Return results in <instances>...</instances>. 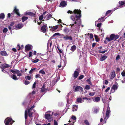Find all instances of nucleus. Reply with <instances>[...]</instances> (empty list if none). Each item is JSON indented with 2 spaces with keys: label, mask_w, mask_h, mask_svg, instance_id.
I'll list each match as a JSON object with an SVG mask.
<instances>
[{
  "label": "nucleus",
  "mask_w": 125,
  "mask_h": 125,
  "mask_svg": "<svg viewBox=\"0 0 125 125\" xmlns=\"http://www.w3.org/2000/svg\"><path fill=\"white\" fill-rule=\"evenodd\" d=\"M68 13L73 14L71 16L70 18L73 21H74V23L70 24L71 28L75 24H76L78 22H80L81 20V11L80 10L75 9L73 11L69 10L67 12Z\"/></svg>",
  "instance_id": "obj_1"
},
{
  "label": "nucleus",
  "mask_w": 125,
  "mask_h": 125,
  "mask_svg": "<svg viewBox=\"0 0 125 125\" xmlns=\"http://www.w3.org/2000/svg\"><path fill=\"white\" fill-rule=\"evenodd\" d=\"M119 36L118 35H115L114 34H111L110 36V38L106 37L105 39L107 40L108 42L110 41H111L114 40L115 41L118 38Z\"/></svg>",
  "instance_id": "obj_2"
},
{
  "label": "nucleus",
  "mask_w": 125,
  "mask_h": 125,
  "mask_svg": "<svg viewBox=\"0 0 125 125\" xmlns=\"http://www.w3.org/2000/svg\"><path fill=\"white\" fill-rule=\"evenodd\" d=\"M12 120V118L8 117L5 119L4 123L5 125H11L12 123L11 122Z\"/></svg>",
  "instance_id": "obj_3"
},
{
  "label": "nucleus",
  "mask_w": 125,
  "mask_h": 125,
  "mask_svg": "<svg viewBox=\"0 0 125 125\" xmlns=\"http://www.w3.org/2000/svg\"><path fill=\"white\" fill-rule=\"evenodd\" d=\"M10 72L13 74H17V75L18 76H20L22 75L21 73H19L20 72L18 70H10Z\"/></svg>",
  "instance_id": "obj_4"
},
{
  "label": "nucleus",
  "mask_w": 125,
  "mask_h": 125,
  "mask_svg": "<svg viewBox=\"0 0 125 125\" xmlns=\"http://www.w3.org/2000/svg\"><path fill=\"white\" fill-rule=\"evenodd\" d=\"M46 119H47L48 122H51V120H52V118L51 117V115L50 114H45L44 115Z\"/></svg>",
  "instance_id": "obj_5"
},
{
  "label": "nucleus",
  "mask_w": 125,
  "mask_h": 125,
  "mask_svg": "<svg viewBox=\"0 0 125 125\" xmlns=\"http://www.w3.org/2000/svg\"><path fill=\"white\" fill-rule=\"evenodd\" d=\"M80 71V69L78 68L76 69L73 75L75 78H76L79 75Z\"/></svg>",
  "instance_id": "obj_6"
},
{
  "label": "nucleus",
  "mask_w": 125,
  "mask_h": 125,
  "mask_svg": "<svg viewBox=\"0 0 125 125\" xmlns=\"http://www.w3.org/2000/svg\"><path fill=\"white\" fill-rule=\"evenodd\" d=\"M80 91L82 92L83 91V89L81 86H76L75 88L74 92H77Z\"/></svg>",
  "instance_id": "obj_7"
},
{
  "label": "nucleus",
  "mask_w": 125,
  "mask_h": 125,
  "mask_svg": "<svg viewBox=\"0 0 125 125\" xmlns=\"http://www.w3.org/2000/svg\"><path fill=\"white\" fill-rule=\"evenodd\" d=\"M13 12L14 13H15L18 16H19L20 15L19 11V10L18 9H17L16 6L14 7Z\"/></svg>",
  "instance_id": "obj_8"
},
{
  "label": "nucleus",
  "mask_w": 125,
  "mask_h": 125,
  "mask_svg": "<svg viewBox=\"0 0 125 125\" xmlns=\"http://www.w3.org/2000/svg\"><path fill=\"white\" fill-rule=\"evenodd\" d=\"M119 6L118 7H117L114 9V10L118 9L119 7L121 6L125 5V0L124 1H120L119 2Z\"/></svg>",
  "instance_id": "obj_9"
},
{
  "label": "nucleus",
  "mask_w": 125,
  "mask_h": 125,
  "mask_svg": "<svg viewBox=\"0 0 125 125\" xmlns=\"http://www.w3.org/2000/svg\"><path fill=\"white\" fill-rule=\"evenodd\" d=\"M110 112L111 111L110 110V107L109 106H108L106 114V116L107 118L109 117V115Z\"/></svg>",
  "instance_id": "obj_10"
},
{
  "label": "nucleus",
  "mask_w": 125,
  "mask_h": 125,
  "mask_svg": "<svg viewBox=\"0 0 125 125\" xmlns=\"http://www.w3.org/2000/svg\"><path fill=\"white\" fill-rule=\"evenodd\" d=\"M31 45L30 44L26 45L25 47V52L30 50L31 49Z\"/></svg>",
  "instance_id": "obj_11"
},
{
  "label": "nucleus",
  "mask_w": 125,
  "mask_h": 125,
  "mask_svg": "<svg viewBox=\"0 0 125 125\" xmlns=\"http://www.w3.org/2000/svg\"><path fill=\"white\" fill-rule=\"evenodd\" d=\"M47 25L45 24V25H44L41 27V29L42 31V32L43 33H45L46 32V28L47 27Z\"/></svg>",
  "instance_id": "obj_12"
},
{
  "label": "nucleus",
  "mask_w": 125,
  "mask_h": 125,
  "mask_svg": "<svg viewBox=\"0 0 125 125\" xmlns=\"http://www.w3.org/2000/svg\"><path fill=\"white\" fill-rule=\"evenodd\" d=\"M58 25L55 26H49V28H51L50 29L51 30H52V31H54L55 30L58 28Z\"/></svg>",
  "instance_id": "obj_13"
},
{
  "label": "nucleus",
  "mask_w": 125,
  "mask_h": 125,
  "mask_svg": "<svg viewBox=\"0 0 125 125\" xmlns=\"http://www.w3.org/2000/svg\"><path fill=\"white\" fill-rule=\"evenodd\" d=\"M63 38L66 40H69L70 41L73 40V38L71 36H68L67 35L64 37Z\"/></svg>",
  "instance_id": "obj_14"
},
{
  "label": "nucleus",
  "mask_w": 125,
  "mask_h": 125,
  "mask_svg": "<svg viewBox=\"0 0 125 125\" xmlns=\"http://www.w3.org/2000/svg\"><path fill=\"white\" fill-rule=\"evenodd\" d=\"M26 14L31 16L35 17L36 14L31 12H27Z\"/></svg>",
  "instance_id": "obj_15"
},
{
  "label": "nucleus",
  "mask_w": 125,
  "mask_h": 125,
  "mask_svg": "<svg viewBox=\"0 0 125 125\" xmlns=\"http://www.w3.org/2000/svg\"><path fill=\"white\" fill-rule=\"evenodd\" d=\"M23 26V24L22 23H18L16 25V27L18 29H20L22 28Z\"/></svg>",
  "instance_id": "obj_16"
},
{
  "label": "nucleus",
  "mask_w": 125,
  "mask_h": 125,
  "mask_svg": "<svg viewBox=\"0 0 125 125\" xmlns=\"http://www.w3.org/2000/svg\"><path fill=\"white\" fill-rule=\"evenodd\" d=\"M115 76V71H114L111 73V76L110 77V79H113Z\"/></svg>",
  "instance_id": "obj_17"
},
{
  "label": "nucleus",
  "mask_w": 125,
  "mask_h": 125,
  "mask_svg": "<svg viewBox=\"0 0 125 125\" xmlns=\"http://www.w3.org/2000/svg\"><path fill=\"white\" fill-rule=\"evenodd\" d=\"M112 11V10H108L107 11L105 14V16H109L111 14V12Z\"/></svg>",
  "instance_id": "obj_18"
},
{
  "label": "nucleus",
  "mask_w": 125,
  "mask_h": 125,
  "mask_svg": "<svg viewBox=\"0 0 125 125\" xmlns=\"http://www.w3.org/2000/svg\"><path fill=\"white\" fill-rule=\"evenodd\" d=\"M10 65L8 64H4L2 66V68L3 69H5L7 68H9L10 67Z\"/></svg>",
  "instance_id": "obj_19"
},
{
  "label": "nucleus",
  "mask_w": 125,
  "mask_h": 125,
  "mask_svg": "<svg viewBox=\"0 0 125 125\" xmlns=\"http://www.w3.org/2000/svg\"><path fill=\"white\" fill-rule=\"evenodd\" d=\"M28 18V17H26L24 16H23L21 18L22 22H24L25 21L27 20Z\"/></svg>",
  "instance_id": "obj_20"
},
{
  "label": "nucleus",
  "mask_w": 125,
  "mask_h": 125,
  "mask_svg": "<svg viewBox=\"0 0 125 125\" xmlns=\"http://www.w3.org/2000/svg\"><path fill=\"white\" fill-rule=\"evenodd\" d=\"M105 16H103L102 17L98 19V21L99 22H103L104 21L105 19H104Z\"/></svg>",
  "instance_id": "obj_21"
},
{
  "label": "nucleus",
  "mask_w": 125,
  "mask_h": 125,
  "mask_svg": "<svg viewBox=\"0 0 125 125\" xmlns=\"http://www.w3.org/2000/svg\"><path fill=\"white\" fill-rule=\"evenodd\" d=\"M0 54L2 56H6L7 55V52L5 51H1L0 52Z\"/></svg>",
  "instance_id": "obj_22"
},
{
  "label": "nucleus",
  "mask_w": 125,
  "mask_h": 125,
  "mask_svg": "<svg viewBox=\"0 0 125 125\" xmlns=\"http://www.w3.org/2000/svg\"><path fill=\"white\" fill-rule=\"evenodd\" d=\"M76 49V46L75 45H73L71 47L70 50L71 51L73 52Z\"/></svg>",
  "instance_id": "obj_23"
},
{
  "label": "nucleus",
  "mask_w": 125,
  "mask_h": 125,
  "mask_svg": "<svg viewBox=\"0 0 125 125\" xmlns=\"http://www.w3.org/2000/svg\"><path fill=\"white\" fill-rule=\"evenodd\" d=\"M11 77L13 80H16L18 79V78L15 74L12 75V76H11Z\"/></svg>",
  "instance_id": "obj_24"
},
{
  "label": "nucleus",
  "mask_w": 125,
  "mask_h": 125,
  "mask_svg": "<svg viewBox=\"0 0 125 125\" xmlns=\"http://www.w3.org/2000/svg\"><path fill=\"white\" fill-rule=\"evenodd\" d=\"M78 106L76 105H73V111H76L78 109Z\"/></svg>",
  "instance_id": "obj_25"
},
{
  "label": "nucleus",
  "mask_w": 125,
  "mask_h": 125,
  "mask_svg": "<svg viewBox=\"0 0 125 125\" xmlns=\"http://www.w3.org/2000/svg\"><path fill=\"white\" fill-rule=\"evenodd\" d=\"M107 58V57L106 55L103 56L100 59V61H103L106 59Z\"/></svg>",
  "instance_id": "obj_26"
},
{
  "label": "nucleus",
  "mask_w": 125,
  "mask_h": 125,
  "mask_svg": "<svg viewBox=\"0 0 125 125\" xmlns=\"http://www.w3.org/2000/svg\"><path fill=\"white\" fill-rule=\"evenodd\" d=\"M66 2L65 1H62L60 3V5L62 7H64L66 5Z\"/></svg>",
  "instance_id": "obj_27"
},
{
  "label": "nucleus",
  "mask_w": 125,
  "mask_h": 125,
  "mask_svg": "<svg viewBox=\"0 0 125 125\" xmlns=\"http://www.w3.org/2000/svg\"><path fill=\"white\" fill-rule=\"evenodd\" d=\"M91 78L88 79L86 80V82L88 83V84L91 86L92 85V84L91 81Z\"/></svg>",
  "instance_id": "obj_28"
},
{
  "label": "nucleus",
  "mask_w": 125,
  "mask_h": 125,
  "mask_svg": "<svg viewBox=\"0 0 125 125\" xmlns=\"http://www.w3.org/2000/svg\"><path fill=\"white\" fill-rule=\"evenodd\" d=\"M117 88H118L117 86L116 85H115V84H114L113 85V86L112 87V89L114 90H116L117 89Z\"/></svg>",
  "instance_id": "obj_29"
},
{
  "label": "nucleus",
  "mask_w": 125,
  "mask_h": 125,
  "mask_svg": "<svg viewBox=\"0 0 125 125\" xmlns=\"http://www.w3.org/2000/svg\"><path fill=\"white\" fill-rule=\"evenodd\" d=\"M5 17V15L4 13H1L0 14V19H3Z\"/></svg>",
  "instance_id": "obj_30"
},
{
  "label": "nucleus",
  "mask_w": 125,
  "mask_h": 125,
  "mask_svg": "<svg viewBox=\"0 0 125 125\" xmlns=\"http://www.w3.org/2000/svg\"><path fill=\"white\" fill-rule=\"evenodd\" d=\"M52 16L50 14H48L47 15V19L48 20L49 19L51 18L52 17Z\"/></svg>",
  "instance_id": "obj_31"
},
{
  "label": "nucleus",
  "mask_w": 125,
  "mask_h": 125,
  "mask_svg": "<svg viewBox=\"0 0 125 125\" xmlns=\"http://www.w3.org/2000/svg\"><path fill=\"white\" fill-rule=\"evenodd\" d=\"M28 115L29 117H31L32 116V114H33V112H31V111H29V112H28Z\"/></svg>",
  "instance_id": "obj_32"
},
{
  "label": "nucleus",
  "mask_w": 125,
  "mask_h": 125,
  "mask_svg": "<svg viewBox=\"0 0 125 125\" xmlns=\"http://www.w3.org/2000/svg\"><path fill=\"white\" fill-rule=\"evenodd\" d=\"M27 113V111L26 110L25 113V118L26 120L27 119L28 117Z\"/></svg>",
  "instance_id": "obj_33"
},
{
  "label": "nucleus",
  "mask_w": 125,
  "mask_h": 125,
  "mask_svg": "<svg viewBox=\"0 0 125 125\" xmlns=\"http://www.w3.org/2000/svg\"><path fill=\"white\" fill-rule=\"evenodd\" d=\"M63 31L65 32H68L69 31V29L67 27H66L64 29Z\"/></svg>",
  "instance_id": "obj_34"
},
{
  "label": "nucleus",
  "mask_w": 125,
  "mask_h": 125,
  "mask_svg": "<svg viewBox=\"0 0 125 125\" xmlns=\"http://www.w3.org/2000/svg\"><path fill=\"white\" fill-rule=\"evenodd\" d=\"M100 98L99 97H96L95 98V101L96 102H98L100 100Z\"/></svg>",
  "instance_id": "obj_35"
},
{
  "label": "nucleus",
  "mask_w": 125,
  "mask_h": 125,
  "mask_svg": "<svg viewBox=\"0 0 125 125\" xmlns=\"http://www.w3.org/2000/svg\"><path fill=\"white\" fill-rule=\"evenodd\" d=\"M60 34L59 33H54L51 38L50 39L54 37L56 35H60Z\"/></svg>",
  "instance_id": "obj_36"
},
{
  "label": "nucleus",
  "mask_w": 125,
  "mask_h": 125,
  "mask_svg": "<svg viewBox=\"0 0 125 125\" xmlns=\"http://www.w3.org/2000/svg\"><path fill=\"white\" fill-rule=\"evenodd\" d=\"M39 73H41L42 74H45V72L42 69L40 71H39Z\"/></svg>",
  "instance_id": "obj_37"
},
{
  "label": "nucleus",
  "mask_w": 125,
  "mask_h": 125,
  "mask_svg": "<svg viewBox=\"0 0 125 125\" xmlns=\"http://www.w3.org/2000/svg\"><path fill=\"white\" fill-rule=\"evenodd\" d=\"M25 78L26 80H30L31 79V76L28 75L25 76Z\"/></svg>",
  "instance_id": "obj_38"
},
{
  "label": "nucleus",
  "mask_w": 125,
  "mask_h": 125,
  "mask_svg": "<svg viewBox=\"0 0 125 125\" xmlns=\"http://www.w3.org/2000/svg\"><path fill=\"white\" fill-rule=\"evenodd\" d=\"M82 99L81 98H78L77 99V101L78 103H81L82 102Z\"/></svg>",
  "instance_id": "obj_39"
},
{
  "label": "nucleus",
  "mask_w": 125,
  "mask_h": 125,
  "mask_svg": "<svg viewBox=\"0 0 125 125\" xmlns=\"http://www.w3.org/2000/svg\"><path fill=\"white\" fill-rule=\"evenodd\" d=\"M36 69L35 68L31 69V70L29 71V73L30 74H31Z\"/></svg>",
  "instance_id": "obj_40"
},
{
  "label": "nucleus",
  "mask_w": 125,
  "mask_h": 125,
  "mask_svg": "<svg viewBox=\"0 0 125 125\" xmlns=\"http://www.w3.org/2000/svg\"><path fill=\"white\" fill-rule=\"evenodd\" d=\"M84 122L86 125H90V124L88 121L87 120H85L84 121Z\"/></svg>",
  "instance_id": "obj_41"
},
{
  "label": "nucleus",
  "mask_w": 125,
  "mask_h": 125,
  "mask_svg": "<svg viewBox=\"0 0 125 125\" xmlns=\"http://www.w3.org/2000/svg\"><path fill=\"white\" fill-rule=\"evenodd\" d=\"M90 87L88 85H86L85 86V89L86 90H89L90 89Z\"/></svg>",
  "instance_id": "obj_42"
},
{
  "label": "nucleus",
  "mask_w": 125,
  "mask_h": 125,
  "mask_svg": "<svg viewBox=\"0 0 125 125\" xmlns=\"http://www.w3.org/2000/svg\"><path fill=\"white\" fill-rule=\"evenodd\" d=\"M94 37L96 42H98L99 41V39H98V37L97 35H94Z\"/></svg>",
  "instance_id": "obj_43"
},
{
  "label": "nucleus",
  "mask_w": 125,
  "mask_h": 125,
  "mask_svg": "<svg viewBox=\"0 0 125 125\" xmlns=\"http://www.w3.org/2000/svg\"><path fill=\"white\" fill-rule=\"evenodd\" d=\"M35 107V106L34 105H33L31 106V107L30 108L28 109V112H29V111H31V110L32 109L34 108Z\"/></svg>",
  "instance_id": "obj_44"
},
{
  "label": "nucleus",
  "mask_w": 125,
  "mask_h": 125,
  "mask_svg": "<svg viewBox=\"0 0 125 125\" xmlns=\"http://www.w3.org/2000/svg\"><path fill=\"white\" fill-rule=\"evenodd\" d=\"M8 31V29L6 28H4L3 30V33H6Z\"/></svg>",
  "instance_id": "obj_45"
},
{
  "label": "nucleus",
  "mask_w": 125,
  "mask_h": 125,
  "mask_svg": "<svg viewBox=\"0 0 125 125\" xmlns=\"http://www.w3.org/2000/svg\"><path fill=\"white\" fill-rule=\"evenodd\" d=\"M30 83V82L27 80L25 81L24 82V84L26 85H27Z\"/></svg>",
  "instance_id": "obj_46"
},
{
  "label": "nucleus",
  "mask_w": 125,
  "mask_h": 125,
  "mask_svg": "<svg viewBox=\"0 0 125 125\" xmlns=\"http://www.w3.org/2000/svg\"><path fill=\"white\" fill-rule=\"evenodd\" d=\"M43 18V15H41V16H39V19L41 21L42 20Z\"/></svg>",
  "instance_id": "obj_47"
},
{
  "label": "nucleus",
  "mask_w": 125,
  "mask_h": 125,
  "mask_svg": "<svg viewBox=\"0 0 125 125\" xmlns=\"http://www.w3.org/2000/svg\"><path fill=\"white\" fill-rule=\"evenodd\" d=\"M84 76L83 75H81L79 77L78 79L79 80H81L83 78Z\"/></svg>",
  "instance_id": "obj_48"
},
{
  "label": "nucleus",
  "mask_w": 125,
  "mask_h": 125,
  "mask_svg": "<svg viewBox=\"0 0 125 125\" xmlns=\"http://www.w3.org/2000/svg\"><path fill=\"white\" fill-rule=\"evenodd\" d=\"M88 34V35L90 34V39H92L93 37V35L92 33H90V34H89V33Z\"/></svg>",
  "instance_id": "obj_49"
},
{
  "label": "nucleus",
  "mask_w": 125,
  "mask_h": 125,
  "mask_svg": "<svg viewBox=\"0 0 125 125\" xmlns=\"http://www.w3.org/2000/svg\"><path fill=\"white\" fill-rule=\"evenodd\" d=\"M40 75L38 74H36L35 76V77L36 78H40Z\"/></svg>",
  "instance_id": "obj_50"
},
{
  "label": "nucleus",
  "mask_w": 125,
  "mask_h": 125,
  "mask_svg": "<svg viewBox=\"0 0 125 125\" xmlns=\"http://www.w3.org/2000/svg\"><path fill=\"white\" fill-rule=\"evenodd\" d=\"M107 50H105L104 51H99V53H104L107 51Z\"/></svg>",
  "instance_id": "obj_51"
},
{
  "label": "nucleus",
  "mask_w": 125,
  "mask_h": 125,
  "mask_svg": "<svg viewBox=\"0 0 125 125\" xmlns=\"http://www.w3.org/2000/svg\"><path fill=\"white\" fill-rule=\"evenodd\" d=\"M95 94V92H90L89 93V95L90 96H93Z\"/></svg>",
  "instance_id": "obj_52"
},
{
  "label": "nucleus",
  "mask_w": 125,
  "mask_h": 125,
  "mask_svg": "<svg viewBox=\"0 0 125 125\" xmlns=\"http://www.w3.org/2000/svg\"><path fill=\"white\" fill-rule=\"evenodd\" d=\"M39 60V59H37L33 61H32V62L33 63H36L38 62Z\"/></svg>",
  "instance_id": "obj_53"
},
{
  "label": "nucleus",
  "mask_w": 125,
  "mask_h": 125,
  "mask_svg": "<svg viewBox=\"0 0 125 125\" xmlns=\"http://www.w3.org/2000/svg\"><path fill=\"white\" fill-rule=\"evenodd\" d=\"M32 52H30L29 54V57H31L32 56Z\"/></svg>",
  "instance_id": "obj_54"
},
{
  "label": "nucleus",
  "mask_w": 125,
  "mask_h": 125,
  "mask_svg": "<svg viewBox=\"0 0 125 125\" xmlns=\"http://www.w3.org/2000/svg\"><path fill=\"white\" fill-rule=\"evenodd\" d=\"M17 48L18 49L17 50L18 51H19L20 50L21 47L20 46L19 44H18L17 45Z\"/></svg>",
  "instance_id": "obj_55"
},
{
  "label": "nucleus",
  "mask_w": 125,
  "mask_h": 125,
  "mask_svg": "<svg viewBox=\"0 0 125 125\" xmlns=\"http://www.w3.org/2000/svg\"><path fill=\"white\" fill-rule=\"evenodd\" d=\"M36 82H35L33 85V86H32V88L33 89L35 88L36 87Z\"/></svg>",
  "instance_id": "obj_56"
},
{
  "label": "nucleus",
  "mask_w": 125,
  "mask_h": 125,
  "mask_svg": "<svg viewBox=\"0 0 125 125\" xmlns=\"http://www.w3.org/2000/svg\"><path fill=\"white\" fill-rule=\"evenodd\" d=\"M45 90H47L45 89V88H41V92H44Z\"/></svg>",
  "instance_id": "obj_57"
},
{
  "label": "nucleus",
  "mask_w": 125,
  "mask_h": 125,
  "mask_svg": "<svg viewBox=\"0 0 125 125\" xmlns=\"http://www.w3.org/2000/svg\"><path fill=\"white\" fill-rule=\"evenodd\" d=\"M110 89V88L109 87H108L105 90V93L107 92Z\"/></svg>",
  "instance_id": "obj_58"
},
{
  "label": "nucleus",
  "mask_w": 125,
  "mask_h": 125,
  "mask_svg": "<svg viewBox=\"0 0 125 125\" xmlns=\"http://www.w3.org/2000/svg\"><path fill=\"white\" fill-rule=\"evenodd\" d=\"M72 118L73 119V120H75L76 119V117L74 115H73L72 117Z\"/></svg>",
  "instance_id": "obj_59"
},
{
  "label": "nucleus",
  "mask_w": 125,
  "mask_h": 125,
  "mask_svg": "<svg viewBox=\"0 0 125 125\" xmlns=\"http://www.w3.org/2000/svg\"><path fill=\"white\" fill-rule=\"evenodd\" d=\"M54 125H58L57 122L55 120L54 121Z\"/></svg>",
  "instance_id": "obj_60"
},
{
  "label": "nucleus",
  "mask_w": 125,
  "mask_h": 125,
  "mask_svg": "<svg viewBox=\"0 0 125 125\" xmlns=\"http://www.w3.org/2000/svg\"><path fill=\"white\" fill-rule=\"evenodd\" d=\"M121 74L123 76H125V72H122L121 73Z\"/></svg>",
  "instance_id": "obj_61"
},
{
  "label": "nucleus",
  "mask_w": 125,
  "mask_h": 125,
  "mask_svg": "<svg viewBox=\"0 0 125 125\" xmlns=\"http://www.w3.org/2000/svg\"><path fill=\"white\" fill-rule=\"evenodd\" d=\"M57 48L58 49L59 51V52H60V53H62V50L61 49H59V47H57Z\"/></svg>",
  "instance_id": "obj_62"
},
{
  "label": "nucleus",
  "mask_w": 125,
  "mask_h": 125,
  "mask_svg": "<svg viewBox=\"0 0 125 125\" xmlns=\"http://www.w3.org/2000/svg\"><path fill=\"white\" fill-rule=\"evenodd\" d=\"M102 23H98L97 25V27H100Z\"/></svg>",
  "instance_id": "obj_63"
},
{
  "label": "nucleus",
  "mask_w": 125,
  "mask_h": 125,
  "mask_svg": "<svg viewBox=\"0 0 125 125\" xmlns=\"http://www.w3.org/2000/svg\"><path fill=\"white\" fill-rule=\"evenodd\" d=\"M14 23L13 22H12L10 24V26H12L14 24Z\"/></svg>",
  "instance_id": "obj_64"
}]
</instances>
